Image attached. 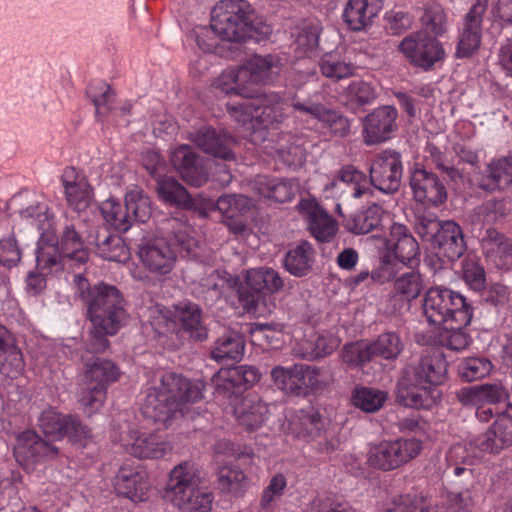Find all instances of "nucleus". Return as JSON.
Here are the masks:
<instances>
[{"label": "nucleus", "mask_w": 512, "mask_h": 512, "mask_svg": "<svg viewBox=\"0 0 512 512\" xmlns=\"http://www.w3.org/2000/svg\"><path fill=\"white\" fill-rule=\"evenodd\" d=\"M421 449V441L415 438L382 441L370 448L368 463L379 470L391 471L417 457Z\"/></svg>", "instance_id": "obj_10"}, {"label": "nucleus", "mask_w": 512, "mask_h": 512, "mask_svg": "<svg viewBox=\"0 0 512 512\" xmlns=\"http://www.w3.org/2000/svg\"><path fill=\"white\" fill-rule=\"evenodd\" d=\"M117 495L134 503L143 502L149 489L147 473L140 466L122 465L114 478Z\"/></svg>", "instance_id": "obj_26"}, {"label": "nucleus", "mask_w": 512, "mask_h": 512, "mask_svg": "<svg viewBox=\"0 0 512 512\" xmlns=\"http://www.w3.org/2000/svg\"><path fill=\"white\" fill-rule=\"evenodd\" d=\"M65 199L69 207L77 212L85 211L91 204L93 189L89 182L80 184L76 188L64 190Z\"/></svg>", "instance_id": "obj_63"}, {"label": "nucleus", "mask_w": 512, "mask_h": 512, "mask_svg": "<svg viewBox=\"0 0 512 512\" xmlns=\"http://www.w3.org/2000/svg\"><path fill=\"white\" fill-rule=\"evenodd\" d=\"M142 413L145 418L154 423L164 425L181 415L176 396L162 384V378L158 386L148 390L142 405Z\"/></svg>", "instance_id": "obj_20"}, {"label": "nucleus", "mask_w": 512, "mask_h": 512, "mask_svg": "<svg viewBox=\"0 0 512 512\" xmlns=\"http://www.w3.org/2000/svg\"><path fill=\"white\" fill-rule=\"evenodd\" d=\"M384 210L378 204H372L345 220V227L353 234H367L376 230L382 221Z\"/></svg>", "instance_id": "obj_44"}, {"label": "nucleus", "mask_w": 512, "mask_h": 512, "mask_svg": "<svg viewBox=\"0 0 512 512\" xmlns=\"http://www.w3.org/2000/svg\"><path fill=\"white\" fill-rule=\"evenodd\" d=\"M285 105L278 93H263L255 100L254 120L261 128H277L287 117Z\"/></svg>", "instance_id": "obj_30"}, {"label": "nucleus", "mask_w": 512, "mask_h": 512, "mask_svg": "<svg viewBox=\"0 0 512 512\" xmlns=\"http://www.w3.org/2000/svg\"><path fill=\"white\" fill-rule=\"evenodd\" d=\"M261 374L254 366L240 365L221 368L211 378L214 395L223 399L237 397L260 380Z\"/></svg>", "instance_id": "obj_17"}, {"label": "nucleus", "mask_w": 512, "mask_h": 512, "mask_svg": "<svg viewBox=\"0 0 512 512\" xmlns=\"http://www.w3.org/2000/svg\"><path fill=\"white\" fill-rule=\"evenodd\" d=\"M314 250L304 241L295 248L290 249L285 257V269L296 277H303L312 270Z\"/></svg>", "instance_id": "obj_46"}, {"label": "nucleus", "mask_w": 512, "mask_h": 512, "mask_svg": "<svg viewBox=\"0 0 512 512\" xmlns=\"http://www.w3.org/2000/svg\"><path fill=\"white\" fill-rule=\"evenodd\" d=\"M124 204L130 214L132 222L145 223L151 216L152 208L149 197L140 189L126 193Z\"/></svg>", "instance_id": "obj_50"}, {"label": "nucleus", "mask_w": 512, "mask_h": 512, "mask_svg": "<svg viewBox=\"0 0 512 512\" xmlns=\"http://www.w3.org/2000/svg\"><path fill=\"white\" fill-rule=\"evenodd\" d=\"M319 375L317 368L295 364L290 368L276 366L271 371L274 384L286 394L293 396H305L309 388L314 387V380Z\"/></svg>", "instance_id": "obj_19"}, {"label": "nucleus", "mask_w": 512, "mask_h": 512, "mask_svg": "<svg viewBox=\"0 0 512 512\" xmlns=\"http://www.w3.org/2000/svg\"><path fill=\"white\" fill-rule=\"evenodd\" d=\"M297 190V185L287 179H272L261 183V194L279 203L290 201Z\"/></svg>", "instance_id": "obj_55"}, {"label": "nucleus", "mask_w": 512, "mask_h": 512, "mask_svg": "<svg viewBox=\"0 0 512 512\" xmlns=\"http://www.w3.org/2000/svg\"><path fill=\"white\" fill-rule=\"evenodd\" d=\"M299 209L308 214L309 229L320 242H329L337 232V222L316 203L302 200Z\"/></svg>", "instance_id": "obj_34"}, {"label": "nucleus", "mask_w": 512, "mask_h": 512, "mask_svg": "<svg viewBox=\"0 0 512 512\" xmlns=\"http://www.w3.org/2000/svg\"><path fill=\"white\" fill-rule=\"evenodd\" d=\"M493 365L487 358L469 357L464 359L458 368V374L466 382L477 381L488 376Z\"/></svg>", "instance_id": "obj_57"}, {"label": "nucleus", "mask_w": 512, "mask_h": 512, "mask_svg": "<svg viewBox=\"0 0 512 512\" xmlns=\"http://www.w3.org/2000/svg\"><path fill=\"white\" fill-rule=\"evenodd\" d=\"M415 232L437 254L454 262L464 255L467 244L461 226L453 220L441 221L433 214L418 216Z\"/></svg>", "instance_id": "obj_5"}, {"label": "nucleus", "mask_w": 512, "mask_h": 512, "mask_svg": "<svg viewBox=\"0 0 512 512\" xmlns=\"http://www.w3.org/2000/svg\"><path fill=\"white\" fill-rule=\"evenodd\" d=\"M398 50L410 65L423 71L432 70L446 56L442 43L426 32L414 31L408 34L400 41Z\"/></svg>", "instance_id": "obj_9"}, {"label": "nucleus", "mask_w": 512, "mask_h": 512, "mask_svg": "<svg viewBox=\"0 0 512 512\" xmlns=\"http://www.w3.org/2000/svg\"><path fill=\"white\" fill-rule=\"evenodd\" d=\"M38 426L44 436L55 444L67 436L74 443L90 437V430L72 415H61L52 408L45 409L38 417Z\"/></svg>", "instance_id": "obj_13"}, {"label": "nucleus", "mask_w": 512, "mask_h": 512, "mask_svg": "<svg viewBox=\"0 0 512 512\" xmlns=\"http://www.w3.org/2000/svg\"><path fill=\"white\" fill-rule=\"evenodd\" d=\"M201 477L196 466L188 461L175 466L168 481L172 502L183 512H209L212 509L213 494L200 487Z\"/></svg>", "instance_id": "obj_4"}, {"label": "nucleus", "mask_w": 512, "mask_h": 512, "mask_svg": "<svg viewBox=\"0 0 512 512\" xmlns=\"http://www.w3.org/2000/svg\"><path fill=\"white\" fill-rule=\"evenodd\" d=\"M156 192L158 197L173 206L183 210L195 211L199 209V202L182 186L177 180L171 177H162L157 180Z\"/></svg>", "instance_id": "obj_37"}, {"label": "nucleus", "mask_w": 512, "mask_h": 512, "mask_svg": "<svg viewBox=\"0 0 512 512\" xmlns=\"http://www.w3.org/2000/svg\"><path fill=\"white\" fill-rule=\"evenodd\" d=\"M337 179L353 186V197L359 198L370 191L366 174L353 165H345L337 172Z\"/></svg>", "instance_id": "obj_61"}, {"label": "nucleus", "mask_w": 512, "mask_h": 512, "mask_svg": "<svg viewBox=\"0 0 512 512\" xmlns=\"http://www.w3.org/2000/svg\"><path fill=\"white\" fill-rule=\"evenodd\" d=\"M274 66L273 56H254L239 69L222 73L214 81L213 87L227 95L236 94L245 98H253L255 91L250 86L269 80Z\"/></svg>", "instance_id": "obj_7"}, {"label": "nucleus", "mask_w": 512, "mask_h": 512, "mask_svg": "<svg viewBox=\"0 0 512 512\" xmlns=\"http://www.w3.org/2000/svg\"><path fill=\"white\" fill-rule=\"evenodd\" d=\"M215 205L225 219L246 217L253 207L251 199L241 194L222 195Z\"/></svg>", "instance_id": "obj_49"}, {"label": "nucleus", "mask_w": 512, "mask_h": 512, "mask_svg": "<svg viewBox=\"0 0 512 512\" xmlns=\"http://www.w3.org/2000/svg\"><path fill=\"white\" fill-rule=\"evenodd\" d=\"M397 403L410 408H428L431 403L430 390L404 370L396 384Z\"/></svg>", "instance_id": "obj_32"}, {"label": "nucleus", "mask_w": 512, "mask_h": 512, "mask_svg": "<svg viewBox=\"0 0 512 512\" xmlns=\"http://www.w3.org/2000/svg\"><path fill=\"white\" fill-rule=\"evenodd\" d=\"M233 412L239 425L247 431H254L262 426L268 408L261 400L247 396L234 407Z\"/></svg>", "instance_id": "obj_41"}, {"label": "nucleus", "mask_w": 512, "mask_h": 512, "mask_svg": "<svg viewBox=\"0 0 512 512\" xmlns=\"http://www.w3.org/2000/svg\"><path fill=\"white\" fill-rule=\"evenodd\" d=\"M163 229L166 236L144 237L138 244L137 254L143 266L151 273L166 275L172 271L179 250L190 252L195 246L187 227L176 218H167Z\"/></svg>", "instance_id": "obj_3"}, {"label": "nucleus", "mask_w": 512, "mask_h": 512, "mask_svg": "<svg viewBox=\"0 0 512 512\" xmlns=\"http://www.w3.org/2000/svg\"><path fill=\"white\" fill-rule=\"evenodd\" d=\"M122 442L126 452L139 459H159L173 449V445L161 435L135 429H129Z\"/></svg>", "instance_id": "obj_21"}, {"label": "nucleus", "mask_w": 512, "mask_h": 512, "mask_svg": "<svg viewBox=\"0 0 512 512\" xmlns=\"http://www.w3.org/2000/svg\"><path fill=\"white\" fill-rule=\"evenodd\" d=\"M256 29L251 20V7L246 0H221L211 12V24L209 27L200 28L196 40L198 46L204 51H211L215 42L210 35L218 36L221 40L229 42H241L254 38Z\"/></svg>", "instance_id": "obj_2"}, {"label": "nucleus", "mask_w": 512, "mask_h": 512, "mask_svg": "<svg viewBox=\"0 0 512 512\" xmlns=\"http://www.w3.org/2000/svg\"><path fill=\"white\" fill-rule=\"evenodd\" d=\"M477 211L484 222L495 223L505 219L511 213V200L507 197L492 198L483 202Z\"/></svg>", "instance_id": "obj_56"}, {"label": "nucleus", "mask_w": 512, "mask_h": 512, "mask_svg": "<svg viewBox=\"0 0 512 512\" xmlns=\"http://www.w3.org/2000/svg\"><path fill=\"white\" fill-rule=\"evenodd\" d=\"M244 350V336L236 331H228L215 341L210 356L217 362H222L224 360L238 362L243 358Z\"/></svg>", "instance_id": "obj_42"}, {"label": "nucleus", "mask_w": 512, "mask_h": 512, "mask_svg": "<svg viewBox=\"0 0 512 512\" xmlns=\"http://www.w3.org/2000/svg\"><path fill=\"white\" fill-rule=\"evenodd\" d=\"M14 457L17 463L25 470H34L38 463L53 460L60 456V449L57 445L40 436L34 430L21 432L16 439Z\"/></svg>", "instance_id": "obj_11"}, {"label": "nucleus", "mask_w": 512, "mask_h": 512, "mask_svg": "<svg viewBox=\"0 0 512 512\" xmlns=\"http://www.w3.org/2000/svg\"><path fill=\"white\" fill-rule=\"evenodd\" d=\"M481 247L485 256L498 266L512 268V241L505 234L495 228H488L481 240Z\"/></svg>", "instance_id": "obj_33"}, {"label": "nucleus", "mask_w": 512, "mask_h": 512, "mask_svg": "<svg viewBox=\"0 0 512 512\" xmlns=\"http://www.w3.org/2000/svg\"><path fill=\"white\" fill-rule=\"evenodd\" d=\"M403 176L402 154L396 150L386 149L379 153L369 168V185L380 192L393 195L401 187Z\"/></svg>", "instance_id": "obj_12"}, {"label": "nucleus", "mask_w": 512, "mask_h": 512, "mask_svg": "<svg viewBox=\"0 0 512 512\" xmlns=\"http://www.w3.org/2000/svg\"><path fill=\"white\" fill-rule=\"evenodd\" d=\"M248 287L271 294L280 292L284 287V279L279 272L269 267L253 269L247 274Z\"/></svg>", "instance_id": "obj_47"}, {"label": "nucleus", "mask_w": 512, "mask_h": 512, "mask_svg": "<svg viewBox=\"0 0 512 512\" xmlns=\"http://www.w3.org/2000/svg\"><path fill=\"white\" fill-rule=\"evenodd\" d=\"M371 344L374 357L385 360L397 359L404 349V343L395 332L382 333Z\"/></svg>", "instance_id": "obj_53"}, {"label": "nucleus", "mask_w": 512, "mask_h": 512, "mask_svg": "<svg viewBox=\"0 0 512 512\" xmlns=\"http://www.w3.org/2000/svg\"><path fill=\"white\" fill-rule=\"evenodd\" d=\"M57 247L64 255V262L72 263L76 268L85 265L89 260V249L72 224L64 227Z\"/></svg>", "instance_id": "obj_36"}, {"label": "nucleus", "mask_w": 512, "mask_h": 512, "mask_svg": "<svg viewBox=\"0 0 512 512\" xmlns=\"http://www.w3.org/2000/svg\"><path fill=\"white\" fill-rule=\"evenodd\" d=\"M170 162L182 180L189 185L200 187L208 180L203 159L188 145H180L173 150Z\"/></svg>", "instance_id": "obj_25"}, {"label": "nucleus", "mask_w": 512, "mask_h": 512, "mask_svg": "<svg viewBox=\"0 0 512 512\" xmlns=\"http://www.w3.org/2000/svg\"><path fill=\"white\" fill-rule=\"evenodd\" d=\"M175 317L182 330L194 341L202 342L208 337V330L203 323L202 309L191 301H182L175 305Z\"/></svg>", "instance_id": "obj_35"}, {"label": "nucleus", "mask_w": 512, "mask_h": 512, "mask_svg": "<svg viewBox=\"0 0 512 512\" xmlns=\"http://www.w3.org/2000/svg\"><path fill=\"white\" fill-rule=\"evenodd\" d=\"M291 106L295 111L308 114L323 124L329 134L337 138H345L351 131V120L341 112L327 108L321 102L310 99L301 100L297 95L293 96Z\"/></svg>", "instance_id": "obj_18"}, {"label": "nucleus", "mask_w": 512, "mask_h": 512, "mask_svg": "<svg viewBox=\"0 0 512 512\" xmlns=\"http://www.w3.org/2000/svg\"><path fill=\"white\" fill-rule=\"evenodd\" d=\"M162 384L176 396L179 407L184 402H197L203 398L204 383L191 382L187 378L173 372L162 375Z\"/></svg>", "instance_id": "obj_40"}, {"label": "nucleus", "mask_w": 512, "mask_h": 512, "mask_svg": "<svg viewBox=\"0 0 512 512\" xmlns=\"http://www.w3.org/2000/svg\"><path fill=\"white\" fill-rule=\"evenodd\" d=\"M322 75L334 80H341L353 76L354 66L342 61L332 54H324L319 62Z\"/></svg>", "instance_id": "obj_58"}, {"label": "nucleus", "mask_w": 512, "mask_h": 512, "mask_svg": "<svg viewBox=\"0 0 512 512\" xmlns=\"http://www.w3.org/2000/svg\"><path fill=\"white\" fill-rule=\"evenodd\" d=\"M462 276L470 289L479 292L485 288V271L484 268L476 260L472 258H466L463 260Z\"/></svg>", "instance_id": "obj_64"}, {"label": "nucleus", "mask_w": 512, "mask_h": 512, "mask_svg": "<svg viewBox=\"0 0 512 512\" xmlns=\"http://www.w3.org/2000/svg\"><path fill=\"white\" fill-rule=\"evenodd\" d=\"M25 362L15 336L0 324V373L16 378L22 373Z\"/></svg>", "instance_id": "obj_31"}, {"label": "nucleus", "mask_w": 512, "mask_h": 512, "mask_svg": "<svg viewBox=\"0 0 512 512\" xmlns=\"http://www.w3.org/2000/svg\"><path fill=\"white\" fill-rule=\"evenodd\" d=\"M339 346V340L332 335H318L306 340L302 345L301 356L307 360H315L333 353Z\"/></svg>", "instance_id": "obj_51"}, {"label": "nucleus", "mask_w": 512, "mask_h": 512, "mask_svg": "<svg viewBox=\"0 0 512 512\" xmlns=\"http://www.w3.org/2000/svg\"><path fill=\"white\" fill-rule=\"evenodd\" d=\"M100 210L105 222L117 232H127L133 225L125 204H121L116 199L104 201Z\"/></svg>", "instance_id": "obj_48"}, {"label": "nucleus", "mask_w": 512, "mask_h": 512, "mask_svg": "<svg viewBox=\"0 0 512 512\" xmlns=\"http://www.w3.org/2000/svg\"><path fill=\"white\" fill-rule=\"evenodd\" d=\"M374 358L372 344L366 342L348 343L343 347V361L354 367H361Z\"/></svg>", "instance_id": "obj_59"}, {"label": "nucleus", "mask_w": 512, "mask_h": 512, "mask_svg": "<svg viewBox=\"0 0 512 512\" xmlns=\"http://www.w3.org/2000/svg\"><path fill=\"white\" fill-rule=\"evenodd\" d=\"M385 400L386 394L384 392L365 387L356 389L352 395L354 406L368 413L378 411Z\"/></svg>", "instance_id": "obj_60"}, {"label": "nucleus", "mask_w": 512, "mask_h": 512, "mask_svg": "<svg viewBox=\"0 0 512 512\" xmlns=\"http://www.w3.org/2000/svg\"><path fill=\"white\" fill-rule=\"evenodd\" d=\"M36 260L38 267L47 273H58L64 269L74 270L76 268L72 263L64 262V255L54 245L39 248Z\"/></svg>", "instance_id": "obj_54"}, {"label": "nucleus", "mask_w": 512, "mask_h": 512, "mask_svg": "<svg viewBox=\"0 0 512 512\" xmlns=\"http://www.w3.org/2000/svg\"><path fill=\"white\" fill-rule=\"evenodd\" d=\"M379 6L370 0H348L343 10V20L355 32L365 30L378 15Z\"/></svg>", "instance_id": "obj_38"}, {"label": "nucleus", "mask_w": 512, "mask_h": 512, "mask_svg": "<svg viewBox=\"0 0 512 512\" xmlns=\"http://www.w3.org/2000/svg\"><path fill=\"white\" fill-rule=\"evenodd\" d=\"M512 184V156L492 160L477 177V186L486 192H500Z\"/></svg>", "instance_id": "obj_29"}, {"label": "nucleus", "mask_w": 512, "mask_h": 512, "mask_svg": "<svg viewBox=\"0 0 512 512\" xmlns=\"http://www.w3.org/2000/svg\"><path fill=\"white\" fill-rule=\"evenodd\" d=\"M120 375L119 368L110 360L95 358L89 362L87 358L85 380L79 394L82 406L97 409L106 396V387Z\"/></svg>", "instance_id": "obj_8"}, {"label": "nucleus", "mask_w": 512, "mask_h": 512, "mask_svg": "<svg viewBox=\"0 0 512 512\" xmlns=\"http://www.w3.org/2000/svg\"><path fill=\"white\" fill-rule=\"evenodd\" d=\"M192 141L205 153L223 160H233L232 146L234 138L223 130H216L211 127L202 128L195 132Z\"/></svg>", "instance_id": "obj_27"}, {"label": "nucleus", "mask_w": 512, "mask_h": 512, "mask_svg": "<svg viewBox=\"0 0 512 512\" xmlns=\"http://www.w3.org/2000/svg\"><path fill=\"white\" fill-rule=\"evenodd\" d=\"M371 277L376 279V274L372 273ZM377 277L383 282L394 280L392 298L407 304L418 298L423 289V280L419 272L410 271L397 276V271L390 262L382 264Z\"/></svg>", "instance_id": "obj_23"}, {"label": "nucleus", "mask_w": 512, "mask_h": 512, "mask_svg": "<svg viewBox=\"0 0 512 512\" xmlns=\"http://www.w3.org/2000/svg\"><path fill=\"white\" fill-rule=\"evenodd\" d=\"M489 0H475L463 16L458 32L455 57L458 59L473 56L481 46L482 23L488 9Z\"/></svg>", "instance_id": "obj_14"}, {"label": "nucleus", "mask_w": 512, "mask_h": 512, "mask_svg": "<svg viewBox=\"0 0 512 512\" xmlns=\"http://www.w3.org/2000/svg\"><path fill=\"white\" fill-rule=\"evenodd\" d=\"M348 102L358 106H364L372 103L376 98V93L371 84L365 81H353L344 91Z\"/></svg>", "instance_id": "obj_62"}, {"label": "nucleus", "mask_w": 512, "mask_h": 512, "mask_svg": "<svg viewBox=\"0 0 512 512\" xmlns=\"http://www.w3.org/2000/svg\"><path fill=\"white\" fill-rule=\"evenodd\" d=\"M325 422L320 412L314 407L295 411L289 418L288 432L295 438L306 441L323 435Z\"/></svg>", "instance_id": "obj_28"}, {"label": "nucleus", "mask_w": 512, "mask_h": 512, "mask_svg": "<svg viewBox=\"0 0 512 512\" xmlns=\"http://www.w3.org/2000/svg\"><path fill=\"white\" fill-rule=\"evenodd\" d=\"M409 186L413 199L422 205L438 207L447 200L446 187L438 175L420 163L409 170Z\"/></svg>", "instance_id": "obj_16"}, {"label": "nucleus", "mask_w": 512, "mask_h": 512, "mask_svg": "<svg viewBox=\"0 0 512 512\" xmlns=\"http://www.w3.org/2000/svg\"><path fill=\"white\" fill-rule=\"evenodd\" d=\"M447 361L445 355L439 349L422 355L416 364L407 366L404 371L422 383L429 389L430 386H438L447 378Z\"/></svg>", "instance_id": "obj_24"}, {"label": "nucleus", "mask_w": 512, "mask_h": 512, "mask_svg": "<svg viewBox=\"0 0 512 512\" xmlns=\"http://www.w3.org/2000/svg\"><path fill=\"white\" fill-rule=\"evenodd\" d=\"M398 111L394 106L384 105L365 116L363 140L367 145H375L389 140L397 130Z\"/></svg>", "instance_id": "obj_22"}, {"label": "nucleus", "mask_w": 512, "mask_h": 512, "mask_svg": "<svg viewBox=\"0 0 512 512\" xmlns=\"http://www.w3.org/2000/svg\"><path fill=\"white\" fill-rule=\"evenodd\" d=\"M419 21L422 29L417 32H426L436 39L443 36L448 30V15L445 8L439 3L425 6Z\"/></svg>", "instance_id": "obj_45"}, {"label": "nucleus", "mask_w": 512, "mask_h": 512, "mask_svg": "<svg viewBox=\"0 0 512 512\" xmlns=\"http://www.w3.org/2000/svg\"><path fill=\"white\" fill-rule=\"evenodd\" d=\"M74 283L92 325L112 331L126 324V301L116 286L104 282L91 285L81 273L74 276Z\"/></svg>", "instance_id": "obj_1"}, {"label": "nucleus", "mask_w": 512, "mask_h": 512, "mask_svg": "<svg viewBox=\"0 0 512 512\" xmlns=\"http://www.w3.org/2000/svg\"><path fill=\"white\" fill-rule=\"evenodd\" d=\"M475 454L498 455L512 447V414L508 410L497 413L495 421L482 434L469 441Z\"/></svg>", "instance_id": "obj_15"}, {"label": "nucleus", "mask_w": 512, "mask_h": 512, "mask_svg": "<svg viewBox=\"0 0 512 512\" xmlns=\"http://www.w3.org/2000/svg\"><path fill=\"white\" fill-rule=\"evenodd\" d=\"M424 315L430 324L453 327L452 323L458 325H469L473 309L466 298L444 286L431 287L425 294L423 301Z\"/></svg>", "instance_id": "obj_6"}, {"label": "nucleus", "mask_w": 512, "mask_h": 512, "mask_svg": "<svg viewBox=\"0 0 512 512\" xmlns=\"http://www.w3.org/2000/svg\"><path fill=\"white\" fill-rule=\"evenodd\" d=\"M220 488L234 496H241L247 487V478L236 466H221L217 472Z\"/></svg>", "instance_id": "obj_52"}, {"label": "nucleus", "mask_w": 512, "mask_h": 512, "mask_svg": "<svg viewBox=\"0 0 512 512\" xmlns=\"http://www.w3.org/2000/svg\"><path fill=\"white\" fill-rule=\"evenodd\" d=\"M96 253L103 259L115 262H126L130 251L122 237L107 231L98 233L95 242Z\"/></svg>", "instance_id": "obj_43"}, {"label": "nucleus", "mask_w": 512, "mask_h": 512, "mask_svg": "<svg viewBox=\"0 0 512 512\" xmlns=\"http://www.w3.org/2000/svg\"><path fill=\"white\" fill-rule=\"evenodd\" d=\"M387 246L403 264L411 263L419 255V245L405 225L394 223L390 228Z\"/></svg>", "instance_id": "obj_39"}]
</instances>
